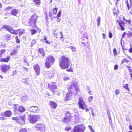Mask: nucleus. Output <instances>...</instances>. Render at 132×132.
Listing matches in <instances>:
<instances>
[{"mask_svg":"<svg viewBox=\"0 0 132 132\" xmlns=\"http://www.w3.org/2000/svg\"><path fill=\"white\" fill-rule=\"evenodd\" d=\"M71 63L70 59L64 55L61 56L59 59V65L61 68L62 69L69 68Z\"/></svg>","mask_w":132,"mask_h":132,"instance_id":"1","label":"nucleus"},{"mask_svg":"<svg viewBox=\"0 0 132 132\" xmlns=\"http://www.w3.org/2000/svg\"><path fill=\"white\" fill-rule=\"evenodd\" d=\"M65 117L62 119L63 122L65 123H68L73 121V116L72 114L68 111H66L64 113Z\"/></svg>","mask_w":132,"mask_h":132,"instance_id":"2","label":"nucleus"},{"mask_svg":"<svg viewBox=\"0 0 132 132\" xmlns=\"http://www.w3.org/2000/svg\"><path fill=\"white\" fill-rule=\"evenodd\" d=\"M55 59L52 55H50L47 57L45 59V65L47 68H50L51 65L54 62Z\"/></svg>","mask_w":132,"mask_h":132,"instance_id":"3","label":"nucleus"},{"mask_svg":"<svg viewBox=\"0 0 132 132\" xmlns=\"http://www.w3.org/2000/svg\"><path fill=\"white\" fill-rule=\"evenodd\" d=\"M37 15H33L28 22V25L29 26L34 27H36V23L37 21Z\"/></svg>","mask_w":132,"mask_h":132,"instance_id":"4","label":"nucleus"},{"mask_svg":"<svg viewBox=\"0 0 132 132\" xmlns=\"http://www.w3.org/2000/svg\"><path fill=\"white\" fill-rule=\"evenodd\" d=\"M48 87L54 93H57V89L55 83L51 82L48 84Z\"/></svg>","mask_w":132,"mask_h":132,"instance_id":"5","label":"nucleus"},{"mask_svg":"<svg viewBox=\"0 0 132 132\" xmlns=\"http://www.w3.org/2000/svg\"><path fill=\"white\" fill-rule=\"evenodd\" d=\"M78 106L79 108L84 109L87 107V106L83 98L80 97L79 98V101L78 102Z\"/></svg>","mask_w":132,"mask_h":132,"instance_id":"6","label":"nucleus"},{"mask_svg":"<svg viewBox=\"0 0 132 132\" xmlns=\"http://www.w3.org/2000/svg\"><path fill=\"white\" fill-rule=\"evenodd\" d=\"M40 116H29V119L30 121L32 123H35L36 121L40 119Z\"/></svg>","mask_w":132,"mask_h":132,"instance_id":"7","label":"nucleus"},{"mask_svg":"<svg viewBox=\"0 0 132 132\" xmlns=\"http://www.w3.org/2000/svg\"><path fill=\"white\" fill-rule=\"evenodd\" d=\"M57 8L55 7L52 9V10L49 12V16L51 18H53V16L55 15L57 13Z\"/></svg>","mask_w":132,"mask_h":132,"instance_id":"8","label":"nucleus"},{"mask_svg":"<svg viewBox=\"0 0 132 132\" xmlns=\"http://www.w3.org/2000/svg\"><path fill=\"white\" fill-rule=\"evenodd\" d=\"M72 92H68L66 95V96L64 98L65 101H68L72 99Z\"/></svg>","mask_w":132,"mask_h":132,"instance_id":"9","label":"nucleus"},{"mask_svg":"<svg viewBox=\"0 0 132 132\" xmlns=\"http://www.w3.org/2000/svg\"><path fill=\"white\" fill-rule=\"evenodd\" d=\"M25 109L22 106H20L18 109H14V112L16 114L19 113V112H23L25 111Z\"/></svg>","mask_w":132,"mask_h":132,"instance_id":"10","label":"nucleus"},{"mask_svg":"<svg viewBox=\"0 0 132 132\" xmlns=\"http://www.w3.org/2000/svg\"><path fill=\"white\" fill-rule=\"evenodd\" d=\"M49 104L50 107L53 109H55L57 106V103L53 101H51L49 102Z\"/></svg>","mask_w":132,"mask_h":132,"instance_id":"11","label":"nucleus"},{"mask_svg":"<svg viewBox=\"0 0 132 132\" xmlns=\"http://www.w3.org/2000/svg\"><path fill=\"white\" fill-rule=\"evenodd\" d=\"M28 108L30 111L34 112H37L38 110V108L36 106H30Z\"/></svg>","mask_w":132,"mask_h":132,"instance_id":"12","label":"nucleus"},{"mask_svg":"<svg viewBox=\"0 0 132 132\" xmlns=\"http://www.w3.org/2000/svg\"><path fill=\"white\" fill-rule=\"evenodd\" d=\"M12 119L13 120H16L17 122L18 123H21L20 121H22V123H24V120L23 119L21 118L20 117H19V118L17 117H13L12 118Z\"/></svg>","mask_w":132,"mask_h":132,"instance_id":"13","label":"nucleus"},{"mask_svg":"<svg viewBox=\"0 0 132 132\" xmlns=\"http://www.w3.org/2000/svg\"><path fill=\"white\" fill-rule=\"evenodd\" d=\"M119 24L121 27V31H123L125 30L124 27L125 26V23L123 21H121L119 22Z\"/></svg>","mask_w":132,"mask_h":132,"instance_id":"14","label":"nucleus"},{"mask_svg":"<svg viewBox=\"0 0 132 132\" xmlns=\"http://www.w3.org/2000/svg\"><path fill=\"white\" fill-rule=\"evenodd\" d=\"M11 111L8 110L5 111L4 113L2 114V116H4L5 117H10L11 116Z\"/></svg>","mask_w":132,"mask_h":132,"instance_id":"15","label":"nucleus"},{"mask_svg":"<svg viewBox=\"0 0 132 132\" xmlns=\"http://www.w3.org/2000/svg\"><path fill=\"white\" fill-rule=\"evenodd\" d=\"M114 15L117 17L119 13V11L118 9L113 8V10Z\"/></svg>","mask_w":132,"mask_h":132,"instance_id":"16","label":"nucleus"},{"mask_svg":"<svg viewBox=\"0 0 132 132\" xmlns=\"http://www.w3.org/2000/svg\"><path fill=\"white\" fill-rule=\"evenodd\" d=\"M1 68L2 71L6 72L9 68V67L7 65H4L1 66Z\"/></svg>","mask_w":132,"mask_h":132,"instance_id":"17","label":"nucleus"},{"mask_svg":"<svg viewBox=\"0 0 132 132\" xmlns=\"http://www.w3.org/2000/svg\"><path fill=\"white\" fill-rule=\"evenodd\" d=\"M61 11L60 10L58 12V13L57 14L56 16L54 17L53 18H57V22H59L61 20V19H59V18L61 16Z\"/></svg>","mask_w":132,"mask_h":132,"instance_id":"18","label":"nucleus"},{"mask_svg":"<svg viewBox=\"0 0 132 132\" xmlns=\"http://www.w3.org/2000/svg\"><path fill=\"white\" fill-rule=\"evenodd\" d=\"M130 62V60H129L127 58H125L123 59L121 62V64H125L126 63H128Z\"/></svg>","mask_w":132,"mask_h":132,"instance_id":"19","label":"nucleus"},{"mask_svg":"<svg viewBox=\"0 0 132 132\" xmlns=\"http://www.w3.org/2000/svg\"><path fill=\"white\" fill-rule=\"evenodd\" d=\"M34 68L36 73L37 75H38L39 73V72L40 70V68L39 66L38 65H36L34 66Z\"/></svg>","mask_w":132,"mask_h":132,"instance_id":"20","label":"nucleus"},{"mask_svg":"<svg viewBox=\"0 0 132 132\" xmlns=\"http://www.w3.org/2000/svg\"><path fill=\"white\" fill-rule=\"evenodd\" d=\"M21 81L26 84H29V82H30L29 81V79L28 78L23 79L21 80Z\"/></svg>","mask_w":132,"mask_h":132,"instance_id":"21","label":"nucleus"},{"mask_svg":"<svg viewBox=\"0 0 132 132\" xmlns=\"http://www.w3.org/2000/svg\"><path fill=\"white\" fill-rule=\"evenodd\" d=\"M10 59V56H8L5 58H2L0 60L2 62H7L9 61Z\"/></svg>","mask_w":132,"mask_h":132,"instance_id":"22","label":"nucleus"},{"mask_svg":"<svg viewBox=\"0 0 132 132\" xmlns=\"http://www.w3.org/2000/svg\"><path fill=\"white\" fill-rule=\"evenodd\" d=\"M18 12V11L17 10L14 9L11 11V14L14 15H15Z\"/></svg>","mask_w":132,"mask_h":132,"instance_id":"23","label":"nucleus"},{"mask_svg":"<svg viewBox=\"0 0 132 132\" xmlns=\"http://www.w3.org/2000/svg\"><path fill=\"white\" fill-rule=\"evenodd\" d=\"M126 39L130 38V37H132V32H131L129 31V32L127 33H126Z\"/></svg>","mask_w":132,"mask_h":132,"instance_id":"24","label":"nucleus"},{"mask_svg":"<svg viewBox=\"0 0 132 132\" xmlns=\"http://www.w3.org/2000/svg\"><path fill=\"white\" fill-rule=\"evenodd\" d=\"M36 128L37 129V130H41V124L40 123L37 124L36 125Z\"/></svg>","mask_w":132,"mask_h":132,"instance_id":"25","label":"nucleus"},{"mask_svg":"<svg viewBox=\"0 0 132 132\" xmlns=\"http://www.w3.org/2000/svg\"><path fill=\"white\" fill-rule=\"evenodd\" d=\"M124 20L127 23H128V24L131 25V26H132V24H131L132 22V21L129 19L126 20L125 19H124Z\"/></svg>","mask_w":132,"mask_h":132,"instance_id":"26","label":"nucleus"},{"mask_svg":"<svg viewBox=\"0 0 132 132\" xmlns=\"http://www.w3.org/2000/svg\"><path fill=\"white\" fill-rule=\"evenodd\" d=\"M44 40L45 41V42L47 44H50V41H48V40H47L48 39V38L47 36H45L44 38Z\"/></svg>","mask_w":132,"mask_h":132,"instance_id":"27","label":"nucleus"},{"mask_svg":"<svg viewBox=\"0 0 132 132\" xmlns=\"http://www.w3.org/2000/svg\"><path fill=\"white\" fill-rule=\"evenodd\" d=\"M123 88L126 89L128 91H130L128 87V84H126L124 85L123 86Z\"/></svg>","mask_w":132,"mask_h":132,"instance_id":"28","label":"nucleus"},{"mask_svg":"<svg viewBox=\"0 0 132 132\" xmlns=\"http://www.w3.org/2000/svg\"><path fill=\"white\" fill-rule=\"evenodd\" d=\"M113 55L114 56H116L118 55L117 50L115 48H114L113 50Z\"/></svg>","mask_w":132,"mask_h":132,"instance_id":"29","label":"nucleus"},{"mask_svg":"<svg viewBox=\"0 0 132 132\" xmlns=\"http://www.w3.org/2000/svg\"><path fill=\"white\" fill-rule=\"evenodd\" d=\"M76 84L75 83H72L68 88V90H70L72 88L73 86L75 87V86H76Z\"/></svg>","mask_w":132,"mask_h":132,"instance_id":"30","label":"nucleus"},{"mask_svg":"<svg viewBox=\"0 0 132 132\" xmlns=\"http://www.w3.org/2000/svg\"><path fill=\"white\" fill-rule=\"evenodd\" d=\"M78 85H77L76 84V86H75L74 88L76 92H79L80 90L78 87Z\"/></svg>","mask_w":132,"mask_h":132,"instance_id":"31","label":"nucleus"},{"mask_svg":"<svg viewBox=\"0 0 132 132\" xmlns=\"http://www.w3.org/2000/svg\"><path fill=\"white\" fill-rule=\"evenodd\" d=\"M126 31L124 32H123V34L122 35V38H121V40H122V38H125L126 39Z\"/></svg>","mask_w":132,"mask_h":132,"instance_id":"32","label":"nucleus"},{"mask_svg":"<svg viewBox=\"0 0 132 132\" xmlns=\"http://www.w3.org/2000/svg\"><path fill=\"white\" fill-rule=\"evenodd\" d=\"M100 17H98L97 19V25L98 26L100 25Z\"/></svg>","mask_w":132,"mask_h":132,"instance_id":"33","label":"nucleus"},{"mask_svg":"<svg viewBox=\"0 0 132 132\" xmlns=\"http://www.w3.org/2000/svg\"><path fill=\"white\" fill-rule=\"evenodd\" d=\"M30 31H31V34L32 35L35 34L36 32V30L35 29H31Z\"/></svg>","mask_w":132,"mask_h":132,"instance_id":"34","label":"nucleus"},{"mask_svg":"<svg viewBox=\"0 0 132 132\" xmlns=\"http://www.w3.org/2000/svg\"><path fill=\"white\" fill-rule=\"evenodd\" d=\"M70 48L71 49V50L72 52H75L76 51V47L73 46H71L70 47Z\"/></svg>","mask_w":132,"mask_h":132,"instance_id":"35","label":"nucleus"},{"mask_svg":"<svg viewBox=\"0 0 132 132\" xmlns=\"http://www.w3.org/2000/svg\"><path fill=\"white\" fill-rule=\"evenodd\" d=\"M11 37V36L10 35H6L5 37V39L6 40H10Z\"/></svg>","mask_w":132,"mask_h":132,"instance_id":"36","label":"nucleus"},{"mask_svg":"<svg viewBox=\"0 0 132 132\" xmlns=\"http://www.w3.org/2000/svg\"><path fill=\"white\" fill-rule=\"evenodd\" d=\"M19 132H27V131L26 129L23 128L21 129Z\"/></svg>","mask_w":132,"mask_h":132,"instance_id":"37","label":"nucleus"},{"mask_svg":"<svg viewBox=\"0 0 132 132\" xmlns=\"http://www.w3.org/2000/svg\"><path fill=\"white\" fill-rule=\"evenodd\" d=\"M93 99V97L92 96H90L88 98V101L89 102H91L92 100Z\"/></svg>","mask_w":132,"mask_h":132,"instance_id":"38","label":"nucleus"},{"mask_svg":"<svg viewBox=\"0 0 132 132\" xmlns=\"http://www.w3.org/2000/svg\"><path fill=\"white\" fill-rule=\"evenodd\" d=\"M71 128L70 126L67 127L65 128V130L66 131H68L71 129Z\"/></svg>","mask_w":132,"mask_h":132,"instance_id":"39","label":"nucleus"},{"mask_svg":"<svg viewBox=\"0 0 132 132\" xmlns=\"http://www.w3.org/2000/svg\"><path fill=\"white\" fill-rule=\"evenodd\" d=\"M5 46V44L4 43H1L0 47L1 48H4Z\"/></svg>","mask_w":132,"mask_h":132,"instance_id":"40","label":"nucleus"},{"mask_svg":"<svg viewBox=\"0 0 132 132\" xmlns=\"http://www.w3.org/2000/svg\"><path fill=\"white\" fill-rule=\"evenodd\" d=\"M115 93L116 95L120 93V90L119 89H117L116 90Z\"/></svg>","mask_w":132,"mask_h":132,"instance_id":"41","label":"nucleus"},{"mask_svg":"<svg viewBox=\"0 0 132 132\" xmlns=\"http://www.w3.org/2000/svg\"><path fill=\"white\" fill-rule=\"evenodd\" d=\"M22 30V31H20L19 33V35L20 36H21L22 34H23L24 31V29Z\"/></svg>","mask_w":132,"mask_h":132,"instance_id":"42","label":"nucleus"},{"mask_svg":"<svg viewBox=\"0 0 132 132\" xmlns=\"http://www.w3.org/2000/svg\"><path fill=\"white\" fill-rule=\"evenodd\" d=\"M108 36L110 38H111L112 37V34L111 32L110 31L109 32Z\"/></svg>","mask_w":132,"mask_h":132,"instance_id":"43","label":"nucleus"},{"mask_svg":"<svg viewBox=\"0 0 132 132\" xmlns=\"http://www.w3.org/2000/svg\"><path fill=\"white\" fill-rule=\"evenodd\" d=\"M127 67L128 68L129 71L130 72H132V69H131V68L129 66H127Z\"/></svg>","mask_w":132,"mask_h":132,"instance_id":"44","label":"nucleus"},{"mask_svg":"<svg viewBox=\"0 0 132 132\" xmlns=\"http://www.w3.org/2000/svg\"><path fill=\"white\" fill-rule=\"evenodd\" d=\"M16 50L15 49V50H14L11 53V55H14L15 54L16 52Z\"/></svg>","mask_w":132,"mask_h":132,"instance_id":"45","label":"nucleus"},{"mask_svg":"<svg viewBox=\"0 0 132 132\" xmlns=\"http://www.w3.org/2000/svg\"><path fill=\"white\" fill-rule=\"evenodd\" d=\"M19 30L18 29V30H13L12 29L9 32H11V33L13 34L14 32V31H17Z\"/></svg>","mask_w":132,"mask_h":132,"instance_id":"46","label":"nucleus"},{"mask_svg":"<svg viewBox=\"0 0 132 132\" xmlns=\"http://www.w3.org/2000/svg\"><path fill=\"white\" fill-rule=\"evenodd\" d=\"M40 1H35V4H37L38 5H39L40 4Z\"/></svg>","mask_w":132,"mask_h":132,"instance_id":"47","label":"nucleus"},{"mask_svg":"<svg viewBox=\"0 0 132 132\" xmlns=\"http://www.w3.org/2000/svg\"><path fill=\"white\" fill-rule=\"evenodd\" d=\"M12 29L11 28V27L9 26H7L6 30L9 31L10 32Z\"/></svg>","mask_w":132,"mask_h":132,"instance_id":"48","label":"nucleus"},{"mask_svg":"<svg viewBox=\"0 0 132 132\" xmlns=\"http://www.w3.org/2000/svg\"><path fill=\"white\" fill-rule=\"evenodd\" d=\"M45 52H44L43 51H42V56L43 57H44L45 56Z\"/></svg>","mask_w":132,"mask_h":132,"instance_id":"49","label":"nucleus"},{"mask_svg":"<svg viewBox=\"0 0 132 132\" xmlns=\"http://www.w3.org/2000/svg\"><path fill=\"white\" fill-rule=\"evenodd\" d=\"M118 68V66L117 65H115L114 67V69L116 70Z\"/></svg>","mask_w":132,"mask_h":132,"instance_id":"50","label":"nucleus"},{"mask_svg":"<svg viewBox=\"0 0 132 132\" xmlns=\"http://www.w3.org/2000/svg\"><path fill=\"white\" fill-rule=\"evenodd\" d=\"M12 9V7H11L10 6H8L5 9L6 10H9V9Z\"/></svg>","mask_w":132,"mask_h":132,"instance_id":"51","label":"nucleus"},{"mask_svg":"<svg viewBox=\"0 0 132 132\" xmlns=\"http://www.w3.org/2000/svg\"><path fill=\"white\" fill-rule=\"evenodd\" d=\"M126 3L127 5V7H128V10H129L130 9L128 3V1H126Z\"/></svg>","mask_w":132,"mask_h":132,"instance_id":"52","label":"nucleus"},{"mask_svg":"<svg viewBox=\"0 0 132 132\" xmlns=\"http://www.w3.org/2000/svg\"><path fill=\"white\" fill-rule=\"evenodd\" d=\"M67 71H68V72H73V71H72V70L71 69V67L70 68L68 69L67 70Z\"/></svg>","mask_w":132,"mask_h":132,"instance_id":"53","label":"nucleus"},{"mask_svg":"<svg viewBox=\"0 0 132 132\" xmlns=\"http://www.w3.org/2000/svg\"><path fill=\"white\" fill-rule=\"evenodd\" d=\"M8 26H7V25H4L3 26V28L4 29H6L7 28V27Z\"/></svg>","mask_w":132,"mask_h":132,"instance_id":"54","label":"nucleus"},{"mask_svg":"<svg viewBox=\"0 0 132 132\" xmlns=\"http://www.w3.org/2000/svg\"><path fill=\"white\" fill-rule=\"evenodd\" d=\"M102 36L103 37V39H105V34L104 33H103L102 34Z\"/></svg>","mask_w":132,"mask_h":132,"instance_id":"55","label":"nucleus"},{"mask_svg":"<svg viewBox=\"0 0 132 132\" xmlns=\"http://www.w3.org/2000/svg\"><path fill=\"white\" fill-rule=\"evenodd\" d=\"M129 52L130 53H132V48L131 47L129 50Z\"/></svg>","mask_w":132,"mask_h":132,"instance_id":"56","label":"nucleus"},{"mask_svg":"<svg viewBox=\"0 0 132 132\" xmlns=\"http://www.w3.org/2000/svg\"><path fill=\"white\" fill-rule=\"evenodd\" d=\"M91 109H92V115L93 116H94L95 115H94V113L93 112V110Z\"/></svg>","mask_w":132,"mask_h":132,"instance_id":"57","label":"nucleus"},{"mask_svg":"<svg viewBox=\"0 0 132 132\" xmlns=\"http://www.w3.org/2000/svg\"><path fill=\"white\" fill-rule=\"evenodd\" d=\"M23 68L24 70H25L26 71H28V69L26 68V67H24Z\"/></svg>","mask_w":132,"mask_h":132,"instance_id":"58","label":"nucleus"},{"mask_svg":"<svg viewBox=\"0 0 132 132\" xmlns=\"http://www.w3.org/2000/svg\"><path fill=\"white\" fill-rule=\"evenodd\" d=\"M129 128L131 130L132 129V126L131 125H129Z\"/></svg>","mask_w":132,"mask_h":132,"instance_id":"59","label":"nucleus"},{"mask_svg":"<svg viewBox=\"0 0 132 132\" xmlns=\"http://www.w3.org/2000/svg\"><path fill=\"white\" fill-rule=\"evenodd\" d=\"M87 42H82V43L83 44V45L84 46L86 44V43H87Z\"/></svg>","mask_w":132,"mask_h":132,"instance_id":"60","label":"nucleus"},{"mask_svg":"<svg viewBox=\"0 0 132 132\" xmlns=\"http://www.w3.org/2000/svg\"><path fill=\"white\" fill-rule=\"evenodd\" d=\"M109 116H108V118H109V120H111V118L110 114L109 113Z\"/></svg>","mask_w":132,"mask_h":132,"instance_id":"61","label":"nucleus"},{"mask_svg":"<svg viewBox=\"0 0 132 132\" xmlns=\"http://www.w3.org/2000/svg\"><path fill=\"white\" fill-rule=\"evenodd\" d=\"M16 42L18 43H20V41L19 40V39H16Z\"/></svg>","mask_w":132,"mask_h":132,"instance_id":"62","label":"nucleus"},{"mask_svg":"<svg viewBox=\"0 0 132 132\" xmlns=\"http://www.w3.org/2000/svg\"><path fill=\"white\" fill-rule=\"evenodd\" d=\"M88 93L90 95H91L92 94V93L91 92V91L90 90H89V91L88 92Z\"/></svg>","mask_w":132,"mask_h":132,"instance_id":"63","label":"nucleus"},{"mask_svg":"<svg viewBox=\"0 0 132 132\" xmlns=\"http://www.w3.org/2000/svg\"><path fill=\"white\" fill-rule=\"evenodd\" d=\"M85 110L86 111H89V109L87 108H86Z\"/></svg>","mask_w":132,"mask_h":132,"instance_id":"64","label":"nucleus"}]
</instances>
